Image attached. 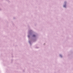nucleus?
<instances>
[{
    "mask_svg": "<svg viewBox=\"0 0 73 73\" xmlns=\"http://www.w3.org/2000/svg\"><path fill=\"white\" fill-rule=\"evenodd\" d=\"M60 56L61 57V55H60Z\"/></svg>",
    "mask_w": 73,
    "mask_h": 73,
    "instance_id": "nucleus-3",
    "label": "nucleus"
},
{
    "mask_svg": "<svg viewBox=\"0 0 73 73\" xmlns=\"http://www.w3.org/2000/svg\"><path fill=\"white\" fill-rule=\"evenodd\" d=\"M64 7H66V5H64Z\"/></svg>",
    "mask_w": 73,
    "mask_h": 73,
    "instance_id": "nucleus-2",
    "label": "nucleus"
},
{
    "mask_svg": "<svg viewBox=\"0 0 73 73\" xmlns=\"http://www.w3.org/2000/svg\"><path fill=\"white\" fill-rule=\"evenodd\" d=\"M35 36H36L35 35H33V37H35Z\"/></svg>",
    "mask_w": 73,
    "mask_h": 73,
    "instance_id": "nucleus-1",
    "label": "nucleus"
}]
</instances>
